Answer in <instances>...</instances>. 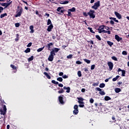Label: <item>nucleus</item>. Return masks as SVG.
Instances as JSON below:
<instances>
[{
	"instance_id": "obj_1",
	"label": "nucleus",
	"mask_w": 129,
	"mask_h": 129,
	"mask_svg": "<svg viewBox=\"0 0 129 129\" xmlns=\"http://www.w3.org/2000/svg\"><path fill=\"white\" fill-rule=\"evenodd\" d=\"M95 11L94 10H90L89 12L87 13L85 12L83 13V16L84 17H88L89 16L90 19H95Z\"/></svg>"
},
{
	"instance_id": "obj_2",
	"label": "nucleus",
	"mask_w": 129,
	"mask_h": 129,
	"mask_svg": "<svg viewBox=\"0 0 129 129\" xmlns=\"http://www.w3.org/2000/svg\"><path fill=\"white\" fill-rule=\"evenodd\" d=\"M100 7V1H97L94 3V6H92V9L93 10H97Z\"/></svg>"
},
{
	"instance_id": "obj_3",
	"label": "nucleus",
	"mask_w": 129,
	"mask_h": 129,
	"mask_svg": "<svg viewBox=\"0 0 129 129\" xmlns=\"http://www.w3.org/2000/svg\"><path fill=\"white\" fill-rule=\"evenodd\" d=\"M0 114H1V115H5V114H6L7 112V106H6V105L3 106V109H0Z\"/></svg>"
},
{
	"instance_id": "obj_4",
	"label": "nucleus",
	"mask_w": 129,
	"mask_h": 129,
	"mask_svg": "<svg viewBox=\"0 0 129 129\" xmlns=\"http://www.w3.org/2000/svg\"><path fill=\"white\" fill-rule=\"evenodd\" d=\"M74 110L73 111L74 114H78V112H79V111L78 110V105H75L74 106Z\"/></svg>"
},
{
	"instance_id": "obj_5",
	"label": "nucleus",
	"mask_w": 129,
	"mask_h": 129,
	"mask_svg": "<svg viewBox=\"0 0 129 129\" xmlns=\"http://www.w3.org/2000/svg\"><path fill=\"white\" fill-rule=\"evenodd\" d=\"M22 13H23V9L21 8L18 11L17 14L15 15L16 18H18V17H21L22 15Z\"/></svg>"
},
{
	"instance_id": "obj_6",
	"label": "nucleus",
	"mask_w": 129,
	"mask_h": 129,
	"mask_svg": "<svg viewBox=\"0 0 129 129\" xmlns=\"http://www.w3.org/2000/svg\"><path fill=\"white\" fill-rule=\"evenodd\" d=\"M77 99L79 100L78 101V103L80 104H84V102H83V100H84V99L82 97H78Z\"/></svg>"
},
{
	"instance_id": "obj_7",
	"label": "nucleus",
	"mask_w": 129,
	"mask_h": 129,
	"mask_svg": "<svg viewBox=\"0 0 129 129\" xmlns=\"http://www.w3.org/2000/svg\"><path fill=\"white\" fill-rule=\"evenodd\" d=\"M107 64L109 67V70L110 71L112 70L113 68V63L111 61H109L107 62Z\"/></svg>"
},
{
	"instance_id": "obj_8",
	"label": "nucleus",
	"mask_w": 129,
	"mask_h": 129,
	"mask_svg": "<svg viewBox=\"0 0 129 129\" xmlns=\"http://www.w3.org/2000/svg\"><path fill=\"white\" fill-rule=\"evenodd\" d=\"M115 39L117 41V42H120V41H121L122 40V38L120 37L118 35H115Z\"/></svg>"
},
{
	"instance_id": "obj_9",
	"label": "nucleus",
	"mask_w": 129,
	"mask_h": 129,
	"mask_svg": "<svg viewBox=\"0 0 129 129\" xmlns=\"http://www.w3.org/2000/svg\"><path fill=\"white\" fill-rule=\"evenodd\" d=\"M53 28H54L53 24H50L49 26H48L47 30L48 31V32H51Z\"/></svg>"
},
{
	"instance_id": "obj_10",
	"label": "nucleus",
	"mask_w": 129,
	"mask_h": 129,
	"mask_svg": "<svg viewBox=\"0 0 129 129\" xmlns=\"http://www.w3.org/2000/svg\"><path fill=\"white\" fill-rule=\"evenodd\" d=\"M58 100L61 104H64V101H63V97L60 96L58 97Z\"/></svg>"
},
{
	"instance_id": "obj_11",
	"label": "nucleus",
	"mask_w": 129,
	"mask_h": 129,
	"mask_svg": "<svg viewBox=\"0 0 129 129\" xmlns=\"http://www.w3.org/2000/svg\"><path fill=\"white\" fill-rule=\"evenodd\" d=\"M114 14L116 16V17H117V18L119 19V20H120V19H121V15H120V14H119V13H118L116 12H115Z\"/></svg>"
},
{
	"instance_id": "obj_12",
	"label": "nucleus",
	"mask_w": 129,
	"mask_h": 129,
	"mask_svg": "<svg viewBox=\"0 0 129 129\" xmlns=\"http://www.w3.org/2000/svg\"><path fill=\"white\" fill-rule=\"evenodd\" d=\"M51 46H53V43L52 42H50L49 43L47 44L45 47H47L48 50H50V49H51Z\"/></svg>"
},
{
	"instance_id": "obj_13",
	"label": "nucleus",
	"mask_w": 129,
	"mask_h": 129,
	"mask_svg": "<svg viewBox=\"0 0 129 129\" xmlns=\"http://www.w3.org/2000/svg\"><path fill=\"white\" fill-rule=\"evenodd\" d=\"M63 89H64L65 90H67L66 92H67V93H69V92H70V87H67L64 86L63 87Z\"/></svg>"
},
{
	"instance_id": "obj_14",
	"label": "nucleus",
	"mask_w": 129,
	"mask_h": 129,
	"mask_svg": "<svg viewBox=\"0 0 129 129\" xmlns=\"http://www.w3.org/2000/svg\"><path fill=\"white\" fill-rule=\"evenodd\" d=\"M29 29L30 30H31V31H30V33H34V26L31 25L29 27Z\"/></svg>"
},
{
	"instance_id": "obj_15",
	"label": "nucleus",
	"mask_w": 129,
	"mask_h": 129,
	"mask_svg": "<svg viewBox=\"0 0 129 129\" xmlns=\"http://www.w3.org/2000/svg\"><path fill=\"white\" fill-rule=\"evenodd\" d=\"M48 61H50V62H52L53 60H54V56H52L51 55H49L48 58Z\"/></svg>"
},
{
	"instance_id": "obj_16",
	"label": "nucleus",
	"mask_w": 129,
	"mask_h": 129,
	"mask_svg": "<svg viewBox=\"0 0 129 129\" xmlns=\"http://www.w3.org/2000/svg\"><path fill=\"white\" fill-rule=\"evenodd\" d=\"M43 74L47 77L48 79H51V76H50L48 73L44 72L43 73Z\"/></svg>"
},
{
	"instance_id": "obj_17",
	"label": "nucleus",
	"mask_w": 129,
	"mask_h": 129,
	"mask_svg": "<svg viewBox=\"0 0 129 129\" xmlns=\"http://www.w3.org/2000/svg\"><path fill=\"white\" fill-rule=\"evenodd\" d=\"M61 9H62V8L58 7L57 9V12H59V13H61V14H62V13H64V10H61Z\"/></svg>"
},
{
	"instance_id": "obj_18",
	"label": "nucleus",
	"mask_w": 129,
	"mask_h": 129,
	"mask_svg": "<svg viewBox=\"0 0 129 129\" xmlns=\"http://www.w3.org/2000/svg\"><path fill=\"white\" fill-rule=\"evenodd\" d=\"M60 50V48H54L53 49H52V51L54 52V53H57L58 52H59V50Z\"/></svg>"
},
{
	"instance_id": "obj_19",
	"label": "nucleus",
	"mask_w": 129,
	"mask_h": 129,
	"mask_svg": "<svg viewBox=\"0 0 129 129\" xmlns=\"http://www.w3.org/2000/svg\"><path fill=\"white\" fill-rule=\"evenodd\" d=\"M121 91V89H119V88H115V92H116V93H119V92H120Z\"/></svg>"
},
{
	"instance_id": "obj_20",
	"label": "nucleus",
	"mask_w": 129,
	"mask_h": 129,
	"mask_svg": "<svg viewBox=\"0 0 129 129\" xmlns=\"http://www.w3.org/2000/svg\"><path fill=\"white\" fill-rule=\"evenodd\" d=\"M33 60H34V56L33 55L28 58V62H31V61H33Z\"/></svg>"
},
{
	"instance_id": "obj_21",
	"label": "nucleus",
	"mask_w": 129,
	"mask_h": 129,
	"mask_svg": "<svg viewBox=\"0 0 129 129\" xmlns=\"http://www.w3.org/2000/svg\"><path fill=\"white\" fill-rule=\"evenodd\" d=\"M7 16H8V14H7V13L1 14L0 18H1V19H3V18H5V17H7Z\"/></svg>"
},
{
	"instance_id": "obj_22",
	"label": "nucleus",
	"mask_w": 129,
	"mask_h": 129,
	"mask_svg": "<svg viewBox=\"0 0 129 129\" xmlns=\"http://www.w3.org/2000/svg\"><path fill=\"white\" fill-rule=\"evenodd\" d=\"M25 53H30L31 52V49L30 48H27L25 51Z\"/></svg>"
},
{
	"instance_id": "obj_23",
	"label": "nucleus",
	"mask_w": 129,
	"mask_h": 129,
	"mask_svg": "<svg viewBox=\"0 0 129 129\" xmlns=\"http://www.w3.org/2000/svg\"><path fill=\"white\" fill-rule=\"evenodd\" d=\"M107 43L108 45H109V46H110V47H111V46H112V45H113V43L111 41H107Z\"/></svg>"
},
{
	"instance_id": "obj_24",
	"label": "nucleus",
	"mask_w": 129,
	"mask_h": 129,
	"mask_svg": "<svg viewBox=\"0 0 129 129\" xmlns=\"http://www.w3.org/2000/svg\"><path fill=\"white\" fill-rule=\"evenodd\" d=\"M50 56H52V57H54V56L56 55V54L55 53V52L52 50L51 51H50Z\"/></svg>"
},
{
	"instance_id": "obj_25",
	"label": "nucleus",
	"mask_w": 129,
	"mask_h": 129,
	"mask_svg": "<svg viewBox=\"0 0 129 129\" xmlns=\"http://www.w3.org/2000/svg\"><path fill=\"white\" fill-rule=\"evenodd\" d=\"M8 5V3H1V6H2V7H5V9H7V8H8V6H7Z\"/></svg>"
},
{
	"instance_id": "obj_26",
	"label": "nucleus",
	"mask_w": 129,
	"mask_h": 129,
	"mask_svg": "<svg viewBox=\"0 0 129 129\" xmlns=\"http://www.w3.org/2000/svg\"><path fill=\"white\" fill-rule=\"evenodd\" d=\"M69 12H75L76 11V9L73 7L72 9H70L68 10Z\"/></svg>"
},
{
	"instance_id": "obj_27",
	"label": "nucleus",
	"mask_w": 129,
	"mask_h": 129,
	"mask_svg": "<svg viewBox=\"0 0 129 129\" xmlns=\"http://www.w3.org/2000/svg\"><path fill=\"white\" fill-rule=\"evenodd\" d=\"M110 99H111V98L108 96H105L104 98V100L106 101H108V100H110Z\"/></svg>"
},
{
	"instance_id": "obj_28",
	"label": "nucleus",
	"mask_w": 129,
	"mask_h": 129,
	"mask_svg": "<svg viewBox=\"0 0 129 129\" xmlns=\"http://www.w3.org/2000/svg\"><path fill=\"white\" fill-rule=\"evenodd\" d=\"M118 78H119V76H117L115 78H113L112 81H116L118 79Z\"/></svg>"
},
{
	"instance_id": "obj_29",
	"label": "nucleus",
	"mask_w": 129,
	"mask_h": 129,
	"mask_svg": "<svg viewBox=\"0 0 129 129\" xmlns=\"http://www.w3.org/2000/svg\"><path fill=\"white\" fill-rule=\"evenodd\" d=\"M51 83H53V84H55V85H58V84H59V83L55 80H52Z\"/></svg>"
},
{
	"instance_id": "obj_30",
	"label": "nucleus",
	"mask_w": 129,
	"mask_h": 129,
	"mask_svg": "<svg viewBox=\"0 0 129 129\" xmlns=\"http://www.w3.org/2000/svg\"><path fill=\"white\" fill-rule=\"evenodd\" d=\"M84 61L86 62V63H87V64H90V60L85 58L84 59Z\"/></svg>"
},
{
	"instance_id": "obj_31",
	"label": "nucleus",
	"mask_w": 129,
	"mask_h": 129,
	"mask_svg": "<svg viewBox=\"0 0 129 129\" xmlns=\"http://www.w3.org/2000/svg\"><path fill=\"white\" fill-rule=\"evenodd\" d=\"M105 87V84L104 83L100 84L99 85L100 88H103V87Z\"/></svg>"
},
{
	"instance_id": "obj_32",
	"label": "nucleus",
	"mask_w": 129,
	"mask_h": 129,
	"mask_svg": "<svg viewBox=\"0 0 129 129\" xmlns=\"http://www.w3.org/2000/svg\"><path fill=\"white\" fill-rule=\"evenodd\" d=\"M88 30H89L90 32L91 33H92V34H95V32L92 30V28L90 27L88 28Z\"/></svg>"
},
{
	"instance_id": "obj_33",
	"label": "nucleus",
	"mask_w": 129,
	"mask_h": 129,
	"mask_svg": "<svg viewBox=\"0 0 129 129\" xmlns=\"http://www.w3.org/2000/svg\"><path fill=\"white\" fill-rule=\"evenodd\" d=\"M44 48H45V46H43L42 48H38L37 49V52H41V51H43V50H44Z\"/></svg>"
},
{
	"instance_id": "obj_34",
	"label": "nucleus",
	"mask_w": 129,
	"mask_h": 129,
	"mask_svg": "<svg viewBox=\"0 0 129 129\" xmlns=\"http://www.w3.org/2000/svg\"><path fill=\"white\" fill-rule=\"evenodd\" d=\"M47 26H49V25H52V22L51 21L50 19H48L47 20Z\"/></svg>"
},
{
	"instance_id": "obj_35",
	"label": "nucleus",
	"mask_w": 129,
	"mask_h": 129,
	"mask_svg": "<svg viewBox=\"0 0 129 129\" xmlns=\"http://www.w3.org/2000/svg\"><path fill=\"white\" fill-rule=\"evenodd\" d=\"M57 81H59V82H62L63 81V79L61 77H58L57 78Z\"/></svg>"
},
{
	"instance_id": "obj_36",
	"label": "nucleus",
	"mask_w": 129,
	"mask_h": 129,
	"mask_svg": "<svg viewBox=\"0 0 129 129\" xmlns=\"http://www.w3.org/2000/svg\"><path fill=\"white\" fill-rule=\"evenodd\" d=\"M64 92V90H63V89H61L60 90L58 91V93H59V94H61L62 93H63Z\"/></svg>"
},
{
	"instance_id": "obj_37",
	"label": "nucleus",
	"mask_w": 129,
	"mask_h": 129,
	"mask_svg": "<svg viewBox=\"0 0 129 129\" xmlns=\"http://www.w3.org/2000/svg\"><path fill=\"white\" fill-rule=\"evenodd\" d=\"M72 57H73V55L72 54H70L67 56V58L68 59H72Z\"/></svg>"
},
{
	"instance_id": "obj_38",
	"label": "nucleus",
	"mask_w": 129,
	"mask_h": 129,
	"mask_svg": "<svg viewBox=\"0 0 129 129\" xmlns=\"http://www.w3.org/2000/svg\"><path fill=\"white\" fill-rule=\"evenodd\" d=\"M78 75L79 77H81L82 76V74H81V72L80 71L78 72Z\"/></svg>"
},
{
	"instance_id": "obj_39",
	"label": "nucleus",
	"mask_w": 129,
	"mask_h": 129,
	"mask_svg": "<svg viewBox=\"0 0 129 129\" xmlns=\"http://www.w3.org/2000/svg\"><path fill=\"white\" fill-rule=\"evenodd\" d=\"M121 72H122L121 76H125V71L123 70V71H122Z\"/></svg>"
},
{
	"instance_id": "obj_40",
	"label": "nucleus",
	"mask_w": 129,
	"mask_h": 129,
	"mask_svg": "<svg viewBox=\"0 0 129 129\" xmlns=\"http://www.w3.org/2000/svg\"><path fill=\"white\" fill-rule=\"evenodd\" d=\"M11 68H13L14 70H16L17 69V67L15 66L14 64H11Z\"/></svg>"
},
{
	"instance_id": "obj_41",
	"label": "nucleus",
	"mask_w": 129,
	"mask_h": 129,
	"mask_svg": "<svg viewBox=\"0 0 129 129\" xmlns=\"http://www.w3.org/2000/svg\"><path fill=\"white\" fill-rule=\"evenodd\" d=\"M96 39L99 40V41H101V38H100V36H99V35H96Z\"/></svg>"
},
{
	"instance_id": "obj_42",
	"label": "nucleus",
	"mask_w": 129,
	"mask_h": 129,
	"mask_svg": "<svg viewBox=\"0 0 129 129\" xmlns=\"http://www.w3.org/2000/svg\"><path fill=\"white\" fill-rule=\"evenodd\" d=\"M111 59H112V60H114V61H117V58L115 56H112Z\"/></svg>"
},
{
	"instance_id": "obj_43",
	"label": "nucleus",
	"mask_w": 129,
	"mask_h": 129,
	"mask_svg": "<svg viewBox=\"0 0 129 129\" xmlns=\"http://www.w3.org/2000/svg\"><path fill=\"white\" fill-rule=\"evenodd\" d=\"M99 94H100L101 95H105V93L104 91H100L99 92Z\"/></svg>"
},
{
	"instance_id": "obj_44",
	"label": "nucleus",
	"mask_w": 129,
	"mask_h": 129,
	"mask_svg": "<svg viewBox=\"0 0 129 129\" xmlns=\"http://www.w3.org/2000/svg\"><path fill=\"white\" fill-rule=\"evenodd\" d=\"M102 29H101V28H98V32H99V34H101V33H102L103 32V31H102Z\"/></svg>"
},
{
	"instance_id": "obj_45",
	"label": "nucleus",
	"mask_w": 129,
	"mask_h": 129,
	"mask_svg": "<svg viewBox=\"0 0 129 129\" xmlns=\"http://www.w3.org/2000/svg\"><path fill=\"white\" fill-rule=\"evenodd\" d=\"M68 14L67 15V16H68L69 17H71V16H72V14H71V12L68 11Z\"/></svg>"
},
{
	"instance_id": "obj_46",
	"label": "nucleus",
	"mask_w": 129,
	"mask_h": 129,
	"mask_svg": "<svg viewBox=\"0 0 129 129\" xmlns=\"http://www.w3.org/2000/svg\"><path fill=\"white\" fill-rule=\"evenodd\" d=\"M76 63V64H78V65H80L81 64H82V62H81L79 60H77Z\"/></svg>"
},
{
	"instance_id": "obj_47",
	"label": "nucleus",
	"mask_w": 129,
	"mask_h": 129,
	"mask_svg": "<svg viewBox=\"0 0 129 129\" xmlns=\"http://www.w3.org/2000/svg\"><path fill=\"white\" fill-rule=\"evenodd\" d=\"M94 68H95V65L93 64L91 67V70H94Z\"/></svg>"
},
{
	"instance_id": "obj_48",
	"label": "nucleus",
	"mask_w": 129,
	"mask_h": 129,
	"mask_svg": "<svg viewBox=\"0 0 129 129\" xmlns=\"http://www.w3.org/2000/svg\"><path fill=\"white\" fill-rule=\"evenodd\" d=\"M90 103H93L94 102V100L93 99V98H91L90 99Z\"/></svg>"
},
{
	"instance_id": "obj_49",
	"label": "nucleus",
	"mask_w": 129,
	"mask_h": 129,
	"mask_svg": "<svg viewBox=\"0 0 129 129\" xmlns=\"http://www.w3.org/2000/svg\"><path fill=\"white\" fill-rule=\"evenodd\" d=\"M122 54V55H127V52L126 51H123Z\"/></svg>"
},
{
	"instance_id": "obj_50",
	"label": "nucleus",
	"mask_w": 129,
	"mask_h": 129,
	"mask_svg": "<svg viewBox=\"0 0 129 129\" xmlns=\"http://www.w3.org/2000/svg\"><path fill=\"white\" fill-rule=\"evenodd\" d=\"M99 28L102 30V29H104V28H105V26L104 25H102V26H99Z\"/></svg>"
},
{
	"instance_id": "obj_51",
	"label": "nucleus",
	"mask_w": 129,
	"mask_h": 129,
	"mask_svg": "<svg viewBox=\"0 0 129 129\" xmlns=\"http://www.w3.org/2000/svg\"><path fill=\"white\" fill-rule=\"evenodd\" d=\"M15 27L16 28H19V27H20V23H16L15 24Z\"/></svg>"
},
{
	"instance_id": "obj_52",
	"label": "nucleus",
	"mask_w": 129,
	"mask_h": 129,
	"mask_svg": "<svg viewBox=\"0 0 129 129\" xmlns=\"http://www.w3.org/2000/svg\"><path fill=\"white\" fill-rule=\"evenodd\" d=\"M88 43H90V44H92V45H94V43L93 42V40L88 41Z\"/></svg>"
},
{
	"instance_id": "obj_53",
	"label": "nucleus",
	"mask_w": 129,
	"mask_h": 129,
	"mask_svg": "<svg viewBox=\"0 0 129 129\" xmlns=\"http://www.w3.org/2000/svg\"><path fill=\"white\" fill-rule=\"evenodd\" d=\"M99 83H95L92 85L93 86H98Z\"/></svg>"
},
{
	"instance_id": "obj_54",
	"label": "nucleus",
	"mask_w": 129,
	"mask_h": 129,
	"mask_svg": "<svg viewBox=\"0 0 129 129\" xmlns=\"http://www.w3.org/2000/svg\"><path fill=\"white\" fill-rule=\"evenodd\" d=\"M4 11V8L0 7V13Z\"/></svg>"
},
{
	"instance_id": "obj_55",
	"label": "nucleus",
	"mask_w": 129,
	"mask_h": 129,
	"mask_svg": "<svg viewBox=\"0 0 129 129\" xmlns=\"http://www.w3.org/2000/svg\"><path fill=\"white\" fill-rule=\"evenodd\" d=\"M31 46H32V42L29 43L27 45V47H31Z\"/></svg>"
},
{
	"instance_id": "obj_56",
	"label": "nucleus",
	"mask_w": 129,
	"mask_h": 129,
	"mask_svg": "<svg viewBox=\"0 0 129 129\" xmlns=\"http://www.w3.org/2000/svg\"><path fill=\"white\" fill-rule=\"evenodd\" d=\"M96 89L97 91H100V92L101 91V89H100V88H96Z\"/></svg>"
},
{
	"instance_id": "obj_57",
	"label": "nucleus",
	"mask_w": 129,
	"mask_h": 129,
	"mask_svg": "<svg viewBox=\"0 0 129 129\" xmlns=\"http://www.w3.org/2000/svg\"><path fill=\"white\" fill-rule=\"evenodd\" d=\"M68 76H66V75H64L62 76V78H64V79H66V78H68Z\"/></svg>"
},
{
	"instance_id": "obj_58",
	"label": "nucleus",
	"mask_w": 129,
	"mask_h": 129,
	"mask_svg": "<svg viewBox=\"0 0 129 129\" xmlns=\"http://www.w3.org/2000/svg\"><path fill=\"white\" fill-rule=\"evenodd\" d=\"M110 24L111 25H114V22L113 21H112V20H111V21H110Z\"/></svg>"
},
{
	"instance_id": "obj_59",
	"label": "nucleus",
	"mask_w": 129,
	"mask_h": 129,
	"mask_svg": "<svg viewBox=\"0 0 129 129\" xmlns=\"http://www.w3.org/2000/svg\"><path fill=\"white\" fill-rule=\"evenodd\" d=\"M113 21H114V22H116V23H118V20H116V18H114V19H113Z\"/></svg>"
},
{
	"instance_id": "obj_60",
	"label": "nucleus",
	"mask_w": 129,
	"mask_h": 129,
	"mask_svg": "<svg viewBox=\"0 0 129 129\" xmlns=\"http://www.w3.org/2000/svg\"><path fill=\"white\" fill-rule=\"evenodd\" d=\"M12 3H13V2H10V3H7V7H9V6L11 5V4H12Z\"/></svg>"
},
{
	"instance_id": "obj_61",
	"label": "nucleus",
	"mask_w": 129,
	"mask_h": 129,
	"mask_svg": "<svg viewBox=\"0 0 129 129\" xmlns=\"http://www.w3.org/2000/svg\"><path fill=\"white\" fill-rule=\"evenodd\" d=\"M64 74L63 73V72H60L59 73V76H63V75Z\"/></svg>"
},
{
	"instance_id": "obj_62",
	"label": "nucleus",
	"mask_w": 129,
	"mask_h": 129,
	"mask_svg": "<svg viewBox=\"0 0 129 129\" xmlns=\"http://www.w3.org/2000/svg\"><path fill=\"white\" fill-rule=\"evenodd\" d=\"M79 106L80 107H84V104H80L79 105Z\"/></svg>"
},
{
	"instance_id": "obj_63",
	"label": "nucleus",
	"mask_w": 129,
	"mask_h": 129,
	"mask_svg": "<svg viewBox=\"0 0 129 129\" xmlns=\"http://www.w3.org/2000/svg\"><path fill=\"white\" fill-rule=\"evenodd\" d=\"M59 87H63V84H58Z\"/></svg>"
},
{
	"instance_id": "obj_64",
	"label": "nucleus",
	"mask_w": 129,
	"mask_h": 129,
	"mask_svg": "<svg viewBox=\"0 0 129 129\" xmlns=\"http://www.w3.org/2000/svg\"><path fill=\"white\" fill-rule=\"evenodd\" d=\"M81 91L82 92H85V89H84V88L82 89Z\"/></svg>"
}]
</instances>
